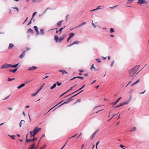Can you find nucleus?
I'll return each instance as SVG.
<instances>
[{"instance_id": "37", "label": "nucleus", "mask_w": 149, "mask_h": 149, "mask_svg": "<svg viewBox=\"0 0 149 149\" xmlns=\"http://www.w3.org/2000/svg\"><path fill=\"white\" fill-rule=\"evenodd\" d=\"M33 28H34V29H35V31H38V27L36 26H34L33 27Z\"/></svg>"}, {"instance_id": "1", "label": "nucleus", "mask_w": 149, "mask_h": 149, "mask_svg": "<svg viewBox=\"0 0 149 149\" xmlns=\"http://www.w3.org/2000/svg\"><path fill=\"white\" fill-rule=\"evenodd\" d=\"M41 130V128H38V127H35L33 129V135H36L38 132H40Z\"/></svg>"}, {"instance_id": "38", "label": "nucleus", "mask_w": 149, "mask_h": 149, "mask_svg": "<svg viewBox=\"0 0 149 149\" xmlns=\"http://www.w3.org/2000/svg\"><path fill=\"white\" fill-rule=\"evenodd\" d=\"M95 134H96V132H94L92 134V136H92V138H91L92 140L94 138V137L95 136Z\"/></svg>"}, {"instance_id": "32", "label": "nucleus", "mask_w": 149, "mask_h": 149, "mask_svg": "<svg viewBox=\"0 0 149 149\" xmlns=\"http://www.w3.org/2000/svg\"><path fill=\"white\" fill-rule=\"evenodd\" d=\"M74 35V34L73 33H71L69 34V36L71 38Z\"/></svg>"}, {"instance_id": "6", "label": "nucleus", "mask_w": 149, "mask_h": 149, "mask_svg": "<svg viewBox=\"0 0 149 149\" xmlns=\"http://www.w3.org/2000/svg\"><path fill=\"white\" fill-rule=\"evenodd\" d=\"M147 2L145 0H138L137 3L142 4H147Z\"/></svg>"}, {"instance_id": "53", "label": "nucleus", "mask_w": 149, "mask_h": 149, "mask_svg": "<svg viewBox=\"0 0 149 149\" xmlns=\"http://www.w3.org/2000/svg\"><path fill=\"white\" fill-rule=\"evenodd\" d=\"M119 146L121 147L122 148H123V149H125V148H123V147H125V146H124L122 144L120 145Z\"/></svg>"}, {"instance_id": "57", "label": "nucleus", "mask_w": 149, "mask_h": 149, "mask_svg": "<svg viewBox=\"0 0 149 149\" xmlns=\"http://www.w3.org/2000/svg\"><path fill=\"white\" fill-rule=\"evenodd\" d=\"M92 24L94 28H95L96 27V26L93 23V21H92Z\"/></svg>"}, {"instance_id": "45", "label": "nucleus", "mask_w": 149, "mask_h": 149, "mask_svg": "<svg viewBox=\"0 0 149 149\" xmlns=\"http://www.w3.org/2000/svg\"><path fill=\"white\" fill-rule=\"evenodd\" d=\"M56 85L57 84L58 86H59L61 84V83H60L58 81L57 82Z\"/></svg>"}, {"instance_id": "19", "label": "nucleus", "mask_w": 149, "mask_h": 149, "mask_svg": "<svg viewBox=\"0 0 149 149\" xmlns=\"http://www.w3.org/2000/svg\"><path fill=\"white\" fill-rule=\"evenodd\" d=\"M44 29H41L40 30V34L42 35H43L45 34L44 32Z\"/></svg>"}, {"instance_id": "16", "label": "nucleus", "mask_w": 149, "mask_h": 149, "mask_svg": "<svg viewBox=\"0 0 149 149\" xmlns=\"http://www.w3.org/2000/svg\"><path fill=\"white\" fill-rule=\"evenodd\" d=\"M36 145V143L33 142V144L29 148V149H33Z\"/></svg>"}, {"instance_id": "21", "label": "nucleus", "mask_w": 149, "mask_h": 149, "mask_svg": "<svg viewBox=\"0 0 149 149\" xmlns=\"http://www.w3.org/2000/svg\"><path fill=\"white\" fill-rule=\"evenodd\" d=\"M30 134L31 135V136H30V138H31L33 137H35L36 135H33V132L30 131Z\"/></svg>"}, {"instance_id": "56", "label": "nucleus", "mask_w": 149, "mask_h": 149, "mask_svg": "<svg viewBox=\"0 0 149 149\" xmlns=\"http://www.w3.org/2000/svg\"><path fill=\"white\" fill-rule=\"evenodd\" d=\"M95 67L94 66V65L93 64L92 65V66L91 67V69L92 70V68H94V69H95Z\"/></svg>"}, {"instance_id": "50", "label": "nucleus", "mask_w": 149, "mask_h": 149, "mask_svg": "<svg viewBox=\"0 0 149 149\" xmlns=\"http://www.w3.org/2000/svg\"><path fill=\"white\" fill-rule=\"evenodd\" d=\"M37 94H38V93L37 92H36L35 93H33V94H32V96H36Z\"/></svg>"}, {"instance_id": "14", "label": "nucleus", "mask_w": 149, "mask_h": 149, "mask_svg": "<svg viewBox=\"0 0 149 149\" xmlns=\"http://www.w3.org/2000/svg\"><path fill=\"white\" fill-rule=\"evenodd\" d=\"M25 85V83H22L20 84L19 86L17 87V88L18 89H20L21 88L24 87Z\"/></svg>"}, {"instance_id": "46", "label": "nucleus", "mask_w": 149, "mask_h": 149, "mask_svg": "<svg viewBox=\"0 0 149 149\" xmlns=\"http://www.w3.org/2000/svg\"><path fill=\"white\" fill-rule=\"evenodd\" d=\"M114 63V61H112V62H111V65H110L111 67H112L113 66Z\"/></svg>"}, {"instance_id": "36", "label": "nucleus", "mask_w": 149, "mask_h": 149, "mask_svg": "<svg viewBox=\"0 0 149 149\" xmlns=\"http://www.w3.org/2000/svg\"><path fill=\"white\" fill-rule=\"evenodd\" d=\"M114 29L113 28H111L110 29V32L111 33H112L114 32Z\"/></svg>"}, {"instance_id": "63", "label": "nucleus", "mask_w": 149, "mask_h": 149, "mask_svg": "<svg viewBox=\"0 0 149 149\" xmlns=\"http://www.w3.org/2000/svg\"><path fill=\"white\" fill-rule=\"evenodd\" d=\"M77 95H78V94H76L75 95H74V96L71 97L72 99H73L72 98L76 96H77Z\"/></svg>"}, {"instance_id": "29", "label": "nucleus", "mask_w": 149, "mask_h": 149, "mask_svg": "<svg viewBox=\"0 0 149 149\" xmlns=\"http://www.w3.org/2000/svg\"><path fill=\"white\" fill-rule=\"evenodd\" d=\"M122 106V105L121 103H120L118 105H117L116 106H115L114 108H118L120 106Z\"/></svg>"}, {"instance_id": "27", "label": "nucleus", "mask_w": 149, "mask_h": 149, "mask_svg": "<svg viewBox=\"0 0 149 149\" xmlns=\"http://www.w3.org/2000/svg\"><path fill=\"white\" fill-rule=\"evenodd\" d=\"M42 0H32V1L33 3L39 2Z\"/></svg>"}, {"instance_id": "59", "label": "nucleus", "mask_w": 149, "mask_h": 149, "mask_svg": "<svg viewBox=\"0 0 149 149\" xmlns=\"http://www.w3.org/2000/svg\"><path fill=\"white\" fill-rule=\"evenodd\" d=\"M14 9H16V10H17V11H19V9L17 8V7H14L13 8Z\"/></svg>"}, {"instance_id": "33", "label": "nucleus", "mask_w": 149, "mask_h": 149, "mask_svg": "<svg viewBox=\"0 0 149 149\" xmlns=\"http://www.w3.org/2000/svg\"><path fill=\"white\" fill-rule=\"evenodd\" d=\"M80 91V90H79V89L78 90H77V91H74V92H73V93H71V94H69V95H68L66 96H65V97H67L68 96H70V95H71L72 94H73L74 93H76V92H77V91Z\"/></svg>"}, {"instance_id": "13", "label": "nucleus", "mask_w": 149, "mask_h": 149, "mask_svg": "<svg viewBox=\"0 0 149 149\" xmlns=\"http://www.w3.org/2000/svg\"><path fill=\"white\" fill-rule=\"evenodd\" d=\"M29 33L32 34L33 33V31L31 28H29L28 30L27 33Z\"/></svg>"}, {"instance_id": "49", "label": "nucleus", "mask_w": 149, "mask_h": 149, "mask_svg": "<svg viewBox=\"0 0 149 149\" xmlns=\"http://www.w3.org/2000/svg\"><path fill=\"white\" fill-rule=\"evenodd\" d=\"M67 93V92H65L64 93H63L62 95H61L59 97L60 98L63 95H64V94H66Z\"/></svg>"}, {"instance_id": "30", "label": "nucleus", "mask_w": 149, "mask_h": 149, "mask_svg": "<svg viewBox=\"0 0 149 149\" xmlns=\"http://www.w3.org/2000/svg\"><path fill=\"white\" fill-rule=\"evenodd\" d=\"M50 9V8H49V7H48L47 8H46V9L44 11V12H43L42 15H44L46 12L48 10H49V9Z\"/></svg>"}, {"instance_id": "64", "label": "nucleus", "mask_w": 149, "mask_h": 149, "mask_svg": "<svg viewBox=\"0 0 149 149\" xmlns=\"http://www.w3.org/2000/svg\"><path fill=\"white\" fill-rule=\"evenodd\" d=\"M79 71L80 72H83L84 70H79Z\"/></svg>"}, {"instance_id": "24", "label": "nucleus", "mask_w": 149, "mask_h": 149, "mask_svg": "<svg viewBox=\"0 0 149 149\" xmlns=\"http://www.w3.org/2000/svg\"><path fill=\"white\" fill-rule=\"evenodd\" d=\"M136 128L135 127H134L132 129H131V130H130V132H133L135 131L136 130Z\"/></svg>"}, {"instance_id": "44", "label": "nucleus", "mask_w": 149, "mask_h": 149, "mask_svg": "<svg viewBox=\"0 0 149 149\" xmlns=\"http://www.w3.org/2000/svg\"><path fill=\"white\" fill-rule=\"evenodd\" d=\"M62 74H63L64 73H65L67 74L68 73L65 70H63L62 72Z\"/></svg>"}, {"instance_id": "3", "label": "nucleus", "mask_w": 149, "mask_h": 149, "mask_svg": "<svg viewBox=\"0 0 149 149\" xmlns=\"http://www.w3.org/2000/svg\"><path fill=\"white\" fill-rule=\"evenodd\" d=\"M9 67H10V64H8L7 63H5L0 67V69H6Z\"/></svg>"}, {"instance_id": "40", "label": "nucleus", "mask_w": 149, "mask_h": 149, "mask_svg": "<svg viewBox=\"0 0 149 149\" xmlns=\"http://www.w3.org/2000/svg\"><path fill=\"white\" fill-rule=\"evenodd\" d=\"M79 42V41L78 40H76L74 42H73V45H74L75 44H78Z\"/></svg>"}, {"instance_id": "41", "label": "nucleus", "mask_w": 149, "mask_h": 149, "mask_svg": "<svg viewBox=\"0 0 149 149\" xmlns=\"http://www.w3.org/2000/svg\"><path fill=\"white\" fill-rule=\"evenodd\" d=\"M37 139V138H35V137H34L32 139V141L33 142L34 141L36 140Z\"/></svg>"}, {"instance_id": "48", "label": "nucleus", "mask_w": 149, "mask_h": 149, "mask_svg": "<svg viewBox=\"0 0 149 149\" xmlns=\"http://www.w3.org/2000/svg\"><path fill=\"white\" fill-rule=\"evenodd\" d=\"M46 146V144L44 145L43 146L41 147L40 149H43L45 148Z\"/></svg>"}, {"instance_id": "4", "label": "nucleus", "mask_w": 149, "mask_h": 149, "mask_svg": "<svg viewBox=\"0 0 149 149\" xmlns=\"http://www.w3.org/2000/svg\"><path fill=\"white\" fill-rule=\"evenodd\" d=\"M73 100V99H72L71 97L69 98L67 100H66V101L64 102L63 103L61 104L59 106H58V107H60V106H61L62 105L64 104H68V103H69V102H71Z\"/></svg>"}, {"instance_id": "10", "label": "nucleus", "mask_w": 149, "mask_h": 149, "mask_svg": "<svg viewBox=\"0 0 149 149\" xmlns=\"http://www.w3.org/2000/svg\"><path fill=\"white\" fill-rule=\"evenodd\" d=\"M37 68V67L35 66H32L31 67H29V68L28 70L29 71H30L32 70H34L36 69Z\"/></svg>"}, {"instance_id": "62", "label": "nucleus", "mask_w": 149, "mask_h": 149, "mask_svg": "<svg viewBox=\"0 0 149 149\" xmlns=\"http://www.w3.org/2000/svg\"><path fill=\"white\" fill-rule=\"evenodd\" d=\"M31 24V20H30V21L29 22V23L27 25H29Z\"/></svg>"}, {"instance_id": "52", "label": "nucleus", "mask_w": 149, "mask_h": 149, "mask_svg": "<svg viewBox=\"0 0 149 149\" xmlns=\"http://www.w3.org/2000/svg\"><path fill=\"white\" fill-rule=\"evenodd\" d=\"M85 86V84L82 87H81L79 89V90H81L83 88H84Z\"/></svg>"}, {"instance_id": "23", "label": "nucleus", "mask_w": 149, "mask_h": 149, "mask_svg": "<svg viewBox=\"0 0 149 149\" xmlns=\"http://www.w3.org/2000/svg\"><path fill=\"white\" fill-rule=\"evenodd\" d=\"M63 101H62L61 102H59L58 104H57L55 106H54L52 108H51L49 111H48L46 113H45V114L44 115H45L48 112L50 111L54 107H55L56 106H57L58 104H60L62 102H63Z\"/></svg>"}, {"instance_id": "39", "label": "nucleus", "mask_w": 149, "mask_h": 149, "mask_svg": "<svg viewBox=\"0 0 149 149\" xmlns=\"http://www.w3.org/2000/svg\"><path fill=\"white\" fill-rule=\"evenodd\" d=\"M76 78H79V79H83L84 78V77H81V76H77V77H76Z\"/></svg>"}, {"instance_id": "11", "label": "nucleus", "mask_w": 149, "mask_h": 149, "mask_svg": "<svg viewBox=\"0 0 149 149\" xmlns=\"http://www.w3.org/2000/svg\"><path fill=\"white\" fill-rule=\"evenodd\" d=\"M25 52L26 51L24 50L22 52L21 55L19 56L20 58H22L24 57L25 54Z\"/></svg>"}, {"instance_id": "55", "label": "nucleus", "mask_w": 149, "mask_h": 149, "mask_svg": "<svg viewBox=\"0 0 149 149\" xmlns=\"http://www.w3.org/2000/svg\"><path fill=\"white\" fill-rule=\"evenodd\" d=\"M73 45H74L73 44V43H72L68 45L67 46V47H69Z\"/></svg>"}, {"instance_id": "54", "label": "nucleus", "mask_w": 149, "mask_h": 149, "mask_svg": "<svg viewBox=\"0 0 149 149\" xmlns=\"http://www.w3.org/2000/svg\"><path fill=\"white\" fill-rule=\"evenodd\" d=\"M117 5H116L115 6H113V7H110L109 8H110V9H113L114 8H115V7H117Z\"/></svg>"}, {"instance_id": "2", "label": "nucleus", "mask_w": 149, "mask_h": 149, "mask_svg": "<svg viewBox=\"0 0 149 149\" xmlns=\"http://www.w3.org/2000/svg\"><path fill=\"white\" fill-rule=\"evenodd\" d=\"M134 70L135 68H132L129 71V77H133L134 76L135 74Z\"/></svg>"}, {"instance_id": "34", "label": "nucleus", "mask_w": 149, "mask_h": 149, "mask_svg": "<svg viewBox=\"0 0 149 149\" xmlns=\"http://www.w3.org/2000/svg\"><path fill=\"white\" fill-rule=\"evenodd\" d=\"M9 136H10L11 138L12 139L14 140L15 139V135H8Z\"/></svg>"}, {"instance_id": "5", "label": "nucleus", "mask_w": 149, "mask_h": 149, "mask_svg": "<svg viewBox=\"0 0 149 149\" xmlns=\"http://www.w3.org/2000/svg\"><path fill=\"white\" fill-rule=\"evenodd\" d=\"M132 97L131 96H130L128 100H127L126 101L124 102H123L122 103H121L122 104V106H123L125 104H128L130 102V101H131V100Z\"/></svg>"}, {"instance_id": "58", "label": "nucleus", "mask_w": 149, "mask_h": 149, "mask_svg": "<svg viewBox=\"0 0 149 149\" xmlns=\"http://www.w3.org/2000/svg\"><path fill=\"white\" fill-rule=\"evenodd\" d=\"M37 12H35L32 15V16L34 17V16L36 14Z\"/></svg>"}, {"instance_id": "47", "label": "nucleus", "mask_w": 149, "mask_h": 149, "mask_svg": "<svg viewBox=\"0 0 149 149\" xmlns=\"http://www.w3.org/2000/svg\"><path fill=\"white\" fill-rule=\"evenodd\" d=\"M77 134H75V135H74V136H71V137H70L69 138V139H71V138H74V137H75L77 135Z\"/></svg>"}, {"instance_id": "12", "label": "nucleus", "mask_w": 149, "mask_h": 149, "mask_svg": "<svg viewBox=\"0 0 149 149\" xmlns=\"http://www.w3.org/2000/svg\"><path fill=\"white\" fill-rule=\"evenodd\" d=\"M19 64V63H18L13 65H12L11 64H10V67L14 68H16L18 65Z\"/></svg>"}, {"instance_id": "31", "label": "nucleus", "mask_w": 149, "mask_h": 149, "mask_svg": "<svg viewBox=\"0 0 149 149\" xmlns=\"http://www.w3.org/2000/svg\"><path fill=\"white\" fill-rule=\"evenodd\" d=\"M66 26L65 25H64V27H62L61 28H60L59 30V33H60L61 31H62V30L64 29L65 27Z\"/></svg>"}, {"instance_id": "18", "label": "nucleus", "mask_w": 149, "mask_h": 149, "mask_svg": "<svg viewBox=\"0 0 149 149\" xmlns=\"http://www.w3.org/2000/svg\"><path fill=\"white\" fill-rule=\"evenodd\" d=\"M14 45L12 43H10L9 45V46L8 47V49H10L14 47Z\"/></svg>"}, {"instance_id": "25", "label": "nucleus", "mask_w": 149, "mask_h": 149, "mask_svg": "<svg viewBox=\"0 0 149 149\" xmlns=\"http://www.w3.org/2000/svg\"><path fill=\"white\" fill-rule=\"evenodd\" d=\"M31 141H32V139H26V141H25V143L27 142H29Z\"/></svg>"}, {"instance_id": "51", "label": "nucleus", "mask_w": 149, "mask_h": 149, "mask_svg": "<svg viewBox=\"0 0 149 149\" xmlns=\"http://www.w3.org/2000/svg\"><path fill=\"white\" fill-rule=\"evenodd\" d=\"M139 81H140V79H138L137 81H136L134 83V84H136L138 83Z\"/></svg>"}, {"instance_id": "15", "label": "nucleus", "mask_w": 149, "mask_h": 149, "mask_svg": "<svg viewBox=\"0 0 149 149\" xmlns=\"http://www.w3.org/2000/svg\"><path fill=\"white\" fill-rule=\"evenodd\" d=\"M86 22H83L82 23L80 24L79 25L76 26L75 28L79 27L82 26H83L84 25L86 24Z\"/></svg>"}, {"instance_id": "42", "label": "nucleus", "mask_w": 149, "mask_h": 149, "mask_svg": "<svg viewBox=\"0 0 149 149\" xmlns=\"http://www.w3.org/2000/svg\"><path fill=\"white\" fill-rule=\"evenodd\" d=\"M95 60L97 61L98 63H100L101 62V61L100 60V59L99 58H96L95 59Z\"/></svg>"}, {"instance_id": "9", "label": "nucleus", "mask_w": 149, "mask_h": 149, "mask_svg": "<svg viewBox=\"0 0 149 149\" xmlns=\"http://www.w3.org/2000/svg\"><path fill=\"white\" fill-rule=\"evenodd\" d=\"M20 66H19L18 68H15L13 70H9V71L10 72H13V73H15L16 71H17L18 68Z\"/></svg>"}, {"instance_id": "22", "label": "nucleus", "mask_w": 149, "mask_h": 149, "mask_svg": "<svg viewBox=\"0 0 149 149\" xmlns=\"http://www.w3.org/2000/svg\"><path fill=\"white\" fill-rule=\"evenodd\" d=\"M44 85H43L42 86H41L37 90L36 92H37L38 93L42 89Z\"/></svg>"}, {"instance_id": "28", "label": "nucleus", "mask_w": 149, "mask_h": 149, "mask_svg": "<svg viewBox=\"0 0 149 149\" xmlns=\"http://www.w3.org/2000/svg\"><path fill=\"white\" fill-rule=\"evenodd\" d=\"M56 83H55V84H54L53 86H52L51 88H50V89H54V88H55V87H56Z\"/></svg>"}, {"instance_id": "20", "label": "nucleus", "mask_w": 149, "mask_h": 149, "mask_svg": "<svg viewBox=\"0 0 149 149\" xmlns=\"http://www.w3.org/2000/svg\"><path fill=\"white\" fill-rule=\"evenodd\" d=\"M54 39L56 42H58V40H59L58 37L57 36H55Z\"/></svg>"}, {"instance_id": "17", "label": "nucleus", "mask_w": 149, "mask_h": 149, "mask_svg": "<svg viewBox=\"0 0 149 149\" xmlns=\"http://www.w3.org/2000/svg\"><path fill=\"white\" fill-rule=\"evenodd\" d=\"M63 21V20H61L58 22L57 24V26L58 27H60L61 25V23Z\"/></svg>"}, {"instance_id": "26", "label": "nucleus", "mask_w": 149, "mask_h": 149, "mask_svg": "<svg viewBox=\"0 0 149 149\" xmlns=\"http://www.w3.org/2000/svg\"><path fill=\"white\" fill-rule=\"evenodd\" d=\"M24 122V123H25V121L24 120H21L20 122L19 123V126L20 127H21L22 126V123Z\"/></svg>"}, {"instance_id": "60", "label": "nucleus", "mask_w": 149, "mask_h": 149, "mask_svg": "<svg viewBox=\"0 0 149 149\" xmlns=\"http://www.w3.org/2000/svg\"><path fill=\"white\" fill-rule=\"evenodd\" d=\"M36 35H37V36H38V35H39L40 34V33L38 31H36Z\"/></svg>"}, {"instance_id": "35", "label": "nucleus", "mask_w": 149, "mask_h": 149, "mask_svg": "<svg viewBox=\"0 0 149 149\" xmlns=\"http://www.w3.org/2000/svg\"><path fill=\"white\" fill-rule=\"evenodd\" d=\"M15 79V78H10L8 77V81H11L14 80V79Z\"/></svg>"}, {"instance_id": "8", "label": "nucleus", "mask_w": 149, "mask_h": 149, "mask_svg": "<svg viewBox=\"0 0 149 149\" xmlns=\"http://www.w3.org/2000/svg\"><path fill=\"white\" fill-rule=\"evenodd\" d=\"M121 98V97H120L115 102H113L111 103V104H112L113 105V106L115 105V104H116L119 101L120 99Z\"/></svg>"}, {"instance_id": "61", "label": "nucleus", "mask_w": 149, "mask_h": 149, "mask_svg": "<svg viewBox=\"0 0 149 149\" xmlns=\"http://www.w3.org/2000/svg\"><path fill=\"white\" fill-rule=\"evenodd\" d=\"M81 102V100H80V99H78L77 101L75 102V103H77V102Z\"/></svg>"}, {"instance_id": "7", "label": "nucleus", "mask_w": 149, "mask_h": 149, "mask_svg": "<svg viewBox=\"0 0 149 149\" xmlns=\"http://www.w3.org/2000/svg\"><path fill=\"white\" fill-rule=\"evenodd\" d=\"M66 36L65 34H64L63 36H61L60 38H59V42H61L65 38Z\"/></svg>"}, {"instance_id": "43", "label": "nucleus", "mask_w": 149, "mask_h": 149, "mask_svg": "<svg viewBox=\"0 0 149 149\" xmlns=\"http://www.w3.org/2000/svg\"><path fill=\"white\" fill-rule=\"evenodd\" d=\"M134 0H128L127 3H132Z\"/></svg>"}]
</instances>
